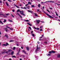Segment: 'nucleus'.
Returning <instances> with one entry per match:
<instances>
[{"label":"nucleus","instance_id":"obj_22","mask_svg":"<svg viewBox=\"0 0 60 60\" xmlns=\"http://www.w3.org/2000/svg\"><path fill=\"white\" fill-rule=\"evenodd\" d=\"M6 4L7 5V6H9V5L8 4V3H7V2H6Z\"/></svg>","mask_w":60,"mask_h":60},{"label":"nucleus","instance_id":"obj_58","mask_svg":"<svg viewBox=\"0 0 60 60\" xmlns=\"http://www.w3.org/2000/svg\"><path fill=\"white\" fill-rule=\"evenodd\" d=\"M8 52H6V53H8Z\"/></svg>","mask_w":60,"mask_h":60},{"label":"nucleus","instance_id":"obj_42","mask_svg":"<svg viewBox=\"0 0 60 60\" xmlns=\"http://www.w3.org/2000/svg\"><path fill=\"white\" fill-rule=\"evenodd\" d=\"M33 31H31V34H33Z\"/></svg>","mask_w":60,"mask_h":60},{"label":"nucleus","instance_id":"obj_29","mask_svg":"<svg viewBox=\"0 0 60 60\" xmlns=\"http://www.w3.org/2000/svg\"><path fill=\"white\" fill-rule=\"evenodd\" d=\"M41 6L40 4H38V7L40 8V6Z\"/></svg>","mask_w":60,"mask_h":60},{"label":"nucleus","instance_id":"obj_7","mask_svg":"<svg viewBox=\"0 0 60 60\" xmlns=\"http://www.w3.org/2000/svg\"><path fill=\"white\" fill-rule=\"evenodd\" d=\"M20 13L21 14H22V15H24V16H26V15L24 14V13H21V12H20Z\"/></svg>","mask_w":60,"mask_h":60},{"label":"nucleus","instance_id":"obj_23","mask_svg":"<svg viewBox=\"0 0 60 60\" xmlns=\"http://www.w3.org/2000/svg\"><path fill=\"white\" fill-rule=\"evenodd\" d=\"M35 56V58H36V59H38V57L37 56Z\"/></svg>","mask_w":60,"mask_h":60},{"label":"nucleus","instance_id":"obj_3","mask_svg":"<svg viewBox=\"0 0 60 60\" xmlns=\"http://www.w3.org/2000/svg\"><path fill=\"white\" fill-rule=\"evenodd\" d=\"M36 22H37V24H39V23L40 22V21H41L39 20H36Z\"/></svg>","mask_w":60,"mask_h":60},{"label":"nucleus","instance_id":"obj_9","mask_svg":"<svg viewBox=\"0 0 60 60\" xmlns=\"http://www.w3.org/2000/svg\"><path fill=\"white\" fill-rule=\"evenodd\" d=\"M4 50V52H2V54H3V53H4L5 52V50Z\"/></svg>","mask_w":60,"mask_h":60},{"label":"nucleus","instance_id":"obj_63","mask_svg":"<svg viewBox=\"0 0 60 60\" xmlns=\"http://www.w3.org/2000/svg\"><path fill=\"white\" fill-rule=\"evenodd\" d=\"M43 36H44V35H42V37H43Z\"/></svg>","mask_w":60,"mask_h":60},{"label":"nucleus","instance_id":"obj_60","mask_svg":"<svg viewBox=\"0 0 60 60\" xmlns=\"http://www.w3.org/2000/svg\"><path fill=\"white\" fill-rule=\"evenodd\" d=\"M42 38V37H40V39H41V38Z\"/></svg>","mask_w":60,"mask_h":60},{"label":"nucleus","instance_id":"obj_38","mask_svg":"<svg viewBox=\"0 0 60 60\" xmlns=\"http://www.w3.org/2000/svg\"><path fill=\"white\" fill-rule=\"evenodd\" d=\"M22 9H26V8H22Z\"/></svg>","mask_w":60,"mask_h":60},{"label":"nucleus","instance_id":"obj_14","mask_svg":"<svg viewBox=\"0 0 60 60\" xmlns=\"http://www.w3.org/2000/svg\"><path fill=\"white\" fill-rule=\"evenodd\" d=\"M6 46H7L8 45H9V44L8 43H6Z\"/></svg>","mask_w":60,"mask_h":60},{"label":"nucleus","instance_id":"obj_28","mask_svg":"<svg viewBox=\"0 0 60 60\" xmlns=\"http://www.w3.org/2000/svg\"><path fill=\"white\" fill-rule=\"evenodd\" d=\"M26 48L27 50H29V48L28 47H26Z\"/></svg>","mask_w":60,"mask_h":60},{"label":"nucleus","instance_id":"obj_62","mask_svg":"<svg viewBox=\"0 0 60 60\" xmlns=\"http://www.w3.org/2000/svg\"><path fill=\"white\" fill-rule=\"evenodd\" d=\"M1 31H0V35H1Z\"/></svg>","mask_w":60,"mask_h":60},{"label":"nucleus","instance_id":"obj_64","mask_svg":"<svg viewBox=\"0 0 60 60\" xmlns=\"http://www.w3.org/2000/svg\"><path fill=\"white\" fill-rule=\"evenodd\" d=\"M20 60H22V59L21 58L20 59Z\"/></svg>","mask_w":60,"mask_h":60},{"label":"nucleus","instance_id":"obj_56","mask_svg":"<svg viewBox=\"0 0 60 60\" xmlns=\"http://www.w3.org/2000/svg\"><path fill=\"white\" fill-rule=\"evenodd\" d=\"M42 31V29H41L40 30V31Z\"/></svg>","mask_w":60,"mask_h":60},{"label":"nucleus","instance_id":"obj_31","mask_svg":"<svg viewBox=\"0 0 60 60\" xmlns=\"http://www.w3.org/2000/svg\"><path fill=\"white\" fill-rule=\"evenodd\" d=\"M31 7H35V6L34 5H31Z\"/></svg>","mask_w":60,"mask_h":60},{"label":"nucleus","instance_id":"obj_59","mask_svg":"<svg viewBox=\"0 0 60 60\" xmlns=\"http://www.w3.org/2000/svg\"><path fill=\"white\" fill-rule=\"evenodd\" d=\"M12 11H13V12H14L15 11H14V10H12Z\"/></svg>","mask_w":60,"mask_h":60},{"label":"nucleus","instance_id":"obj_6","mask_svg":"<svg viewBox=\"0 0 60 60\" xmlns=\"http://www.w3.org/2000/svg\"><path fill=\"white\" fill-rule=\"evenodd\" d=\"M11 55H13L14 54V52L13 51H12L11 52Z\"/></svg>","mask_w":60,"mask_h":60},{"label":"nucleus","instance_id":"obj_16","mask_svg":"<svg viewBox=\"0 0 60 60\" xmlns=\"http://www.w3.org/2000/svg\"><path fill=\"white\" fill-rule=\"evenodd\" d=\"M22 51L24 52L25 54H26V52L24 50L23 51Z\"/></svg>","mask_w":60,"mask_h":60},{"label":"nucleus","instance_id":"obj_13","mask_svg":"<svg viewBox=\"0 0 60 60\" xmlns=\"http://www.w3.org/2000/svg\"><path fill=\"white\" fill-rule=\"evenodd\" d=\"M47 2H52V1H46L45 2H44V3H47Z\"/></svg>","mask_w":60,"mask_h":60},{"label":"nucleus","instance_id":"obj_36","mask_svg":"<svg viewBox=\"0 0 60 60\" xmlns=\"http://www.w3.org/2000/svg\"><path fill=\"white\" fill-rule=\"evenodd\" d=\"M29 28H30V30H31L32 29H31V27H29Z\"/></svg>","mask_w":60,"mask_h":60},{"label":"nucleus","instance_id":"obj_46","mask_svg":"<svg viewBox=\"0 0 60 60\" xmlns=\"http://www.w3.org/2000/svg\"><path fill=\"white\" fill-rule=\"evenodd\" d=\"M0 3L1 4H2V1H0Z\"/></svg>","mask_w":60,"mask_h":60},{"label":"nucleus","instance_id":"obj_25","mask_svg":"<svg viewBox=\"0 0 60 60\" xmlns=\"http://www.w3.org/2000/svg\"><path fill=\"white\" fill-rule=\"evenodd\" d=\"M31 35H32V36L33 37H34V34H31Z\"/></svg>","mask_w":60,"mask_h":60},{"label":"nucleus","instance_id":"obj_4","mask_svg":"<svg viewBox=\"0 0 60 60\" xmlns=\"http://www.w3.org/2000/svg\"><path fill=\"white\" fill-rule=\"evenodd\" d=\"M5 36L7 38H8V36L7 34H5Z\"/></svg>","mask_w":60,"mask_h":60},{"label":"nucleus","instance_id":"obj_51","mask_svg":"<svg viewBox=\"0 0 60 60\" xmlns=\"http://www.w3.org/2000/svg\"><path fill=\"white\" fill-rule=\"evenodd\" d=\"M46 44H47V41H45L44 42Z\"/></svg>","mask_w":60,"mask_h":60},{"label":"nucleus","instance_id":"obj_34","mask_svg":"<svg viewBox=\"0 0 60 60\" xmlns=\"http://www.w3.org/2000/svg\"><path fill=\"white\" fill-rule=\"evenodd\" d=\"M20 10L19 9L18 10H17V12H19V11Z\"/></svg>","mask_w":60,"mask_h":60},{"label":"nucleus","instance_id":"obj_33","mask_svg":"<svg viewBox=\"0 0 60 60\" xmlns=\"http://www.w3.org/2000/svg\"><path fill=\"white\" fill-rule=\"evenodd\" d=\"M16 48L15 47H14L13 48V50H15V49Z\"/></svg>","mask_w":60,"mask_h":60},{"label":"nucleus","instance_id":"obj_21","mask_svg":"<svg viewBox=\"0 0 60 60\" xmlns=\"http://www.w3.org/2000/svg\"><path fill=\"white\" fill-rule=\"evenodd\" d=\"M34 14L35 16H36V17H38V15H37V14H36V13H34Z\"/></svg>","mask_w":60,"mask_h":60},{"label":"nucleus","instance_id":"obj_17","mask_svg":"<svg viewBox=\"0 0 60 60\" xmlns=\"http://www.w3.org/2000/svg\"><path fill=\"white\" fill-rule=\"evenodd\" d=\"M12 57H14V58H16V56H12Z\"/></svg>","mask_w":60,"mask_h":60},{"label":"nucleus","instance_id":"obj_8","mask_svg":"<svg viewBox=\"0 0 60 60\" xmlns=\"http://www.w3.org/2000/svg\"><path fill=\"white\" fill-rule=\"evenodd\" d=\"M0 23H1V24H2V25H4V23L2 22V21H1V20H0Z\"/></svg>","mask_w":60,"mask_h":60},{"label":"nucleus","instance_id":"obj_32","mask_svg":"<svg viewBox=\"0 0 60 60\" xmlns=\"http://www.w3.org/2000/svg\"><path fill=\"white\" fill-rule=\"evenodd\" d=\"M13 41L12 40H10L9 41V42H12Z\"/></svg>","mask_w":60,"mask_h":60},{"label":"nucleus","instance_id":"obj_49","mask_svg":"<svg viewBox=\"0 0 60 60\" xmlns=\"http://www.w3.org/2000/svg\"><path fill=\"white\" fill-rule=\"evenodd\" d=\"M24 13V12L23 11H22L21 13Z\"/></svg>","mask_w":60,"mask_h":60},{"label":"nucleus","instance_id":"obj_44","mask_svg":"<svg viewBox=\"0 0 60 60\" xmlns=\"http://www.w3.org/2000/svg\"><path fill=\"white\" fill-rule=\"evenodd\" d=\"M2 45H3V46H6V44H4Z\"/></svg>","mask_w":60,"mask_h":60},{"label":"nucleus","instance_id":"obj_2","mask_svg":"<svg viewBox=\"0 0 60 60\" xmlns=\"http://www.w3.org/2000/svg\"><path fill=\"white\" fill-rule=\"evenodd\" d=\"M39 48H38V45H37V49L36 50V53H37V51H38V49Z\"/></svg>","mask_w":60,"mask_h":60},{"label":"nucleus","instance_id":"obj_61","mask_svg":"<svg viewBox=\"0 0 60 60\" xmlns=\"http://www.w3.org/2000/svg\"><path fill=\"white\" fill-rule=\"evenodd\" d=\"M19 52H18V53L17 54V55H18V54H19Z\"/></svg>","mask_w":60,"mask_h":60},{"label":"nucleus","instance_id":"obj_50","mask_svg":"<svg viewBox=\"0 0 60 60\" xmlns=\"http://www.w3.org/2000/svg\"><path fill=\"white\" fill-rule=\"evenodd\" d=\"M9 15V14H6V15L7 16H8V15Z\"/></svg>","mask_w":60,"mask_h":60},{"label":"nucleus","instance_id":"obj_12","mask_svg":"<svg viewBox=\"0 0 60 60\" xmlns=\"http://www.w3.org/2000/svg\"><path fill=\"white\" fill-rule=\"evenodd\" d=\"M24 20V21H26V22H28L29 21V20Z\"/></svg>","mask_w":60,"mask_h":60},{"label":"nucleus","instance_id":"obj_54","mask_svg":"<svg viewBox=\"0 0 60 60\" xmlns=\"http://www.w3.org/2000/svg\"><path fill=\"white\" fill-rule=\"evenodd\" d=\"M28 5V4H26V6H27V5Z\"/></svg>","mask_w":60,"mask_h":60},{"label":"nucleus","instance_id":"obj_45","mask_svg":"<svg viewBox=\"0 0 60 60\" xmlns=\"http://www.w3.org/2000/svg\"><path fill=\"white\" fill-rule=\"evenodd\" d=\"M11 16H12V17H14V16L12 14H11Z\"/></svg>","mask_w":60,"mask_h":60},{"label":"nucleus","instance_id":"obj_20","mask_svg":"<svg viewBox=\"0 0 60 60\" xmlns=\"http://www.w3.org/2000/svg\"><path fill=\"white\" fill-rule=\"evenodd\" d=\"M5 30L6 32H7V31H8V29H7V28H5Z\"/></svg>","mask_w":60,"mask_h":60},{"label":"nucleus","instance_id":"obj_11","mask_svg":"<svg viewBox=\"0 0 60 60\" xmlns=\"http://www.w3.org/2000/svg\"><path fill=\"white\" fill-rule=\"evenodd\" d=\"M27 24L29 25V26H32V24H31L30 23H27Z\"/></svg>","mask_w":60,"mask_h":60},{"label":"nucleus","instance_id":"obj_19","mask_svg":"<svg viewBox=\"0 0 60 60\" xmlns=\"http://www.w3.org/2000/svg\"><path fill=\"white\" fill-rule=\"evenodd\" d=\"M51 52L52 53H55V51H52Z\"/></svg>","mask_w":60,"mask_h":60},{"label":"nucleus","instance_id":"obj_15","mask_svg":"<svg viewBox=\"0 0 60 60\" xmlns=\"http://www.w3.org/2000/svg\"><path fill=\"white\" fill-rule=\"evenodd\" d=\"M17 14H18V15L20 17H21V18H22V16H21L20 15H19V13H17Z\"/></svg>","mask_w":60,"mask_h":60},{"label":"nucleus","instance_id":"obj_1","mask_svg":"<svg viewBox=\"0 0 60 60\" xmlns=\"http://www.w3.org/2000/svg\"><path fill=\"white\" fill-rule=\"evenodd\" d=\"M44 12V13H45V14H46V15H47V16H48L49 17V18H53V17H52V16H51V15H49L46 13L45 12Z\"/></svg>","mask_w":60,"mask_h":60},{"label":"nucleus","instance_id":"obj_55","mask_svg":"<svg viewBox=\"0 0 60 60\" xmlns=\"http://www.w3.org/2000/svg\"><path fill=\"white\" fill-rule=\"evenodd\" d=\"M10 30H13V29H12V28H10Z\"/></svg>","mask_w":60,"mask_h":60},{"label":"nucleus","instance_id":"obj_37","mask_svg":"<svg viewBox=\"0 0 60 60\" xmlns=\"http://www.w3.org/2000/svg\"><path fill=\"white\" fill-rule=\"evenodd\" d=\"M49 53H50V54H52V53L51 52V51H49Z\"/></svg>","mask_w":60,"mask_h":60},{"label":"nucleus","instance_id":"obj_52","mask_svg":"<svg viewBox=\"0 0 60 60\" xmlns=\"http://www.w3.org/2000/svg\"><path fill=\"white\" fill-rule=\"evenodd\" d=\"M20 48L19 49V51L18 52H20Z\"/></svg>","mask_w":60,"mask_h":60},{"label":"nucleus","instance_id":"obj_24","mask_svg":"<svg viewBox=\"0 0 60 60\" xmlns=\"http://www.w3.org/2000/svg\"><path fill=\"white\" fill-rule=\"evenodd\" d=\"M14 5H15V6H16V7H17V8H19V7H18V6L16 5L15 4H14Z\"/></svg>","mask_w":60,"mask_h":60},{"label":"nucleus","instance_id":"obj_48","mask_svg":"<svg viewBox=\"0 0 60 60\" xmlns=\"http://www.w3.org/2000/svg\"><path fill=\"white\" fill-rule=\"evenodd\" d=\"M12 51L11 50V49L9 50H8V51L9 52V51Z\"/></svg>","mask_w":60,"mask_h":60},{"label":"nucleus","instance_id":"obj_47","mask_svg":"<svg viewBox=\"0 0 60 60\" xmlns=\"http://www.w3.org/2000/svg\"><path fill=\"white\" fill-rule=\"evenodd\" d=\"M8 1H9V2H11V1L10 0H7Z\"/></svg>","mask_w":60,"mask_h":60},{"label":"nucleus","instance_id":"obj_53","mask_svg":"<svg viewBox=\"0 0 60 60\" xmlns=\"http://www.w3.org/2000/svg\"><path fill=\"white\" fill-rule=\"evenodd\" d=\"M8 27V28H9V29H10V27H8V26H7L6 27Z\"/></svg>","mask_w":60,"mask_h":60},{"label":"nucleus","instance_id":"obj_35","mask_svg":"<svg viewBox=\"0 0 60 60\" xmlns=\"http://www.w3.org/2000/svg\"><path fill=\"white\" fill-rule=\"evenodd\" d=\"M39 10H40V9H37V11H39Z\"/></svg>","mask_w":60,"mask_h":60},{"label":"nucleus","instance_id":"obj_30","mask_svg":"<svg viewBox=\"0 0 60 60\" xmlns=\"http://www.w3.org/2000/svg\"><path fill=\"white\" fill-rule=\"evenodd\" d=\"M28 4H31V3L30 2H28Z\"/></svg>","mask_w":60,"mask_h":60},{"label":"nucleus","instance_id":"obj_5","mask_svg":"<svg viewBox=\"0 0 60 60\" xmlns=\"http://www.w3.org/2000/svg\"><path fill=\"white\" fill-rule=\"evenodd\" d=\"M34 28L36 29H37V30H39V28H36L35 27H34Z\"/></svg>","mask_w":60,"mask_h":60},{"label":"nucleus","instance_id":"obj_57","mask_svg":"<svg viewBox=\"0 0 60 60\" xmlns=\"http://www.w3.org/2000/svg\"><path fill=\"white\" fill-rule=\"evenodd\" d=\"M49 9H51V10H52V8H50Z\"/></svg>","mask_w":60,"mask_h":60},{"label":"nucleus","instance_id":"obj_39","mask_svg":"<svg viewBox=\"0 0 60 60\" xmlns=\"http://www.w3.org/2000/svg\"><path fill=\"white\" fill-rule=\"evenodd\" d=\"M51 56V55L50 54H48V55H47V56Z\"/></svg>","mask_w":60,"mask_h":60},{"label":"nucleus","instance_id":"obj_18","mask_svg":"<svg viewBox=\"0 0 60 60\" xmlns=\"http://www.w3.org/2000/svg\"><path fill=\"white\" fill-rule=\"evenodd\" d=\"M57 57H60V55H57Z\"/></svg>","mask_w":60,"mask_h":60},{"label":"nucleus","instance_id":"obj_43","mask_svg":"<svg viewBox=\"0 0 60 60\" xmlns=\"http://www.w3.org/2000/svg\"><path fill=\"white\" fill-rule=\"evenodd\" d=\"M43 27V26H41L40 27V28H42V27Z\"/></svg>","mask_w":60,"mask_h":60},{"label":"nucleus","instance_id":"obj_27","mask_svg":"<svg viewBox=\"0 0 60 60\" xmlns=\"http://www.w3.org/2000/svg\"><path fill=\"white\" fill-rule=\"evenodd\" d=\"M6 22V19H4L3 22L4 23H5V22Z\"/></svg>","mask_w":60,"mask_h":60},{"label":"nucleus","instance_id":"obj_10","mask_svg":"<svg viewBox=\"0 0 60 60\" xmlns=\"http://www.w3.org/2000/svg\"><path fill=\"white\" fill-rule=\"evenodd\" d=\"M28 11L29 12H30V13H33V12H32V11H31L30 10H28Z\"/></svg>","mask_w":60,"mask_h":60},{"label":"nucleus","instance_id":"obj_40","mask_svg":"<svg viewBox=\"0 0 60 60\" xmlns=\"http://www.w3.org/2000/svg\"><path fill=\"white\" fill-rule=\"evenodd\" d=\"M47 11L48 12H49V13H50V11H49L47 9Z\"/></svg>","mask_w":60,"mask_h":60},{"label":"nucleus","instance_id":"obj_41","mask_svg":"<svg viewBox=\"0 0 60 60\" xmlns=\"http://www.w3.org/2000/svg\"><path fill=\"white\" fill-rule=\"evenodd\" d=\"M55 13H56V15L57 16H58V14H57V13H56V12Z\"/></svg>","mask_w":60,"mask_h":60},{"label":"nucleus","instance_id":"obj_26","mask_svg":"<svg viewBox=\"0 0 60 60\" xmlns=\"http://www.w3.org/2000/svg\"><path fill=\"white\" fill-rule=\"evenodd\" d=\"M8 20L9 22H12V21L11 20H10V19H9Z\"/></svg>","mask_w":60,"mask_h":60}]
</instances>
